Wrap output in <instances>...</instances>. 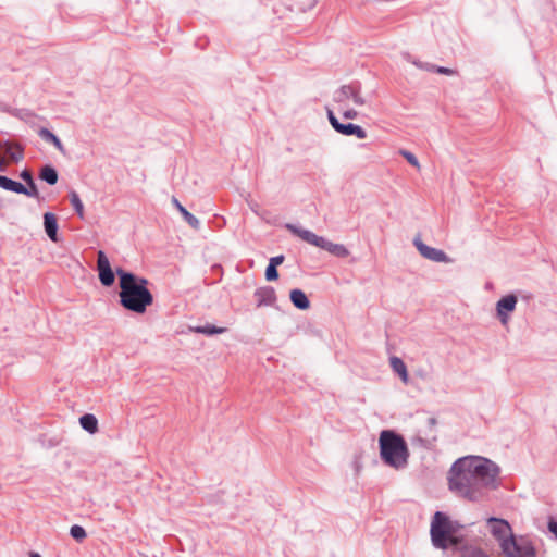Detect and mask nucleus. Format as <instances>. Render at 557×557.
Returning a JSON list of instances; mask_svg holds the SVG:
<instances>
[{"mask_svg": "<svg viewBox=\"0 0 557 557\" xmlns=\"http://www.w3.org/2000/svg\"><path fill=\"white\" fill-rule=\"evenodd\" d=\"M435 73L444 74V75H453V74H455V71L449 67L435 65Z\"/></svg>", "mask_w": 557, "mask_h": 557, "instance_id": "30", "label": "nucleus"}, {"mask_svg": "<svg viewBox=\"0 0 557 557\" xmlns=\"http://www.w3.org/2000/svg\"><path fill=\"white\" fill-rule=\"evenodd\" d=\"M172 203L173 206L178 210V212L182 214L186 223L193 227L194 230L200 228V221L191 214L180 201L176 197H172Z\"/></svg>", "mask_w": 557, "mask_h": 557, "instance_id": "17", "label": "nucleus"}, {"mask_svg": "<svg viewBox=\"0 0 557 557\" xmlns=\"http://www.w3.org/2000/svg\"><path fill=\"white\" fill-rule=\"evenodd\" d=\"M327 119L332 127L337 132L338 125H341L342 123L338 121V119L335 116L332 110H327Z\"/></svg>", "mask_w": 557, "mask_h": 557, "instance_id": "29", "label": "nucleus"}, {"mask_svg": "<svg viewBox=\"0 0 557 557\" xmlns=\"http://www.w3.org/2000/svg\"><path fill=\"white\" fill-rule=\"evenodd\" d=\"M38 135L45 141L51 143L62 154H65V148L61 139L48 128L41 127Z\"/></svg>", "mask_w": 557, "mask_h": 557, "instance_id": "21", "label": "nucleus"}, {"mask_svg": "<svg viewBox=\"0 0 557 557\" xmlns=\"http://www.w3.org/2000/svg\"><path fill=\"white\" fill-rule=\"evenodd\" d=\"M399 153L414 168L420 166L418 158L412 152L408 150H400Z\"/></svg>", "mask_w": 557, "mask_h": 557, "instance_id": "28", "label": "nucleus"}, {"mask_svg": "<svg viewBox=\"0 0 557 557\" xmlns=\"http://www.w3.org/2000/svg\"><path fill=\"white\" fill-rule=\"evenodd\" d=\"M357 115H358L357 111H356V110H352V109H350V110H346V111H344V113H343V116H344L345 119H348V120L356 119V117H357Z\"/></svg>", "mask_w": 557, "mask_h": 557, "instance_id": "36", "label": "nucleus"}, {"mask_svg": "<svg viewBox=\"0 0 557 557\" xmlns=\"http://www.w3.org/2000/svg\"><path fill=\"white\" fill-rule=\"evenodd\" d=\"M380 456L383 462L396 470L408 463L409 451L404 437L392 430H384L379 438Z\"/></svg>", "mask_w": 557, "mask_h": 557, "instance_id": "3", "label": "nucleus"}, {"mask_svg": "<svg viewBox=\"0 0 557 557\" xmlns=\"http://www.w3.org/2000/svg\"><path fill=\"white\" fill-rule=\"evenodd\" d=\"M44 228H45V232L50 240H52L53 243L59 242V235H58L59 225H58L57 215L54 213L46 212L44 214Z\"/></svg>", "mask_w": 557, "mask_h": 557, "instance_id": "14", "label": "nucleus"}, {"mask_svg": "<svg viewBox=\"0 0 557 557\" xmlns=\"http://www.w3.org/2000/svg\"><path fill=\"white\" fill-rule=\"evenodd\" d=\"M391 367L395 373H397L401 381L407 383L408 382V371L405 362L399 357H391Z\"/></svg>", "mask_w": 557, "mask_h": 557, "instance_id": "23", "label": "nucleus"}, {"mask_svg": "<svg viewBox=\"0 0 557 557\" xmlns=\"http://www.w3.org/2000/svg\"><path fill=\"white\" fill-rule=\"evenodd\" d=\"M436 424L437 420L435 418H429L426 420V428L430 430L431 434H426V438L417 437V441H419L420 444L426 449H431L436 441V432L434 430Z\"/></svg>", "mask_w": 557, "mask_h": 557, "instance_id": "19", "label": "nucleus"}, {"mask_svg": "<svg viewBox=\"0 0 557 557\" xmlns=\"http://www.w3.org/2000/svg\"><path fill=\"white\" fill-rule=\"evenodd\" d=\"M253 297L258 308L274 306L277 299L275 289L272 286L258 287L253 293Z\"/></svg>", "mask_w": 557, "mask_h": 557, "instance_id": "12", "label": "nucleus"}, {"mask_svg": "<svg viewBox=\"0 0 557 557\" xmlns=\"http://www.w3.org/2000/svg\"><path fill=\"white\" fill-rule=\"evenodd\" d=\"M0 151H4L13 162H20L24 158V147L10 140L0 141Z\"/></svg>", "mask_w": 557, "mask_h": 557, "instance_id": "13", "label": "nucleus"}, {"mask_svg": "<svg viewBox=\"0 0 557 557\" xmlns=\"http://www.w3.org/2000/svg\"><path fill=\"white\" fill-rule=\"evenodd\" d=\"M455 557H490L481 548L463 543L453 553Z\"/></svg>", "mask_w": 557, "mask_h": 557, "instance_id": "18", "label": "nucleus"}, {"mask_svg": "<svg viewBox=\"0 0 557 557\" xmlns=\"http://www.w3.org/2000/svg\"><path fill=\"white\" fill-rule=\"evenodd\" d=\"M264 275H265V280L269 282L276 281L278 278L277 267H274L269 263L265 269Z\"/></svg>", "mask_w": 557, "mask_h": 557, "instance_id": "27", "label": "nucleus"}, {"mask_svg": "<svg viewBox=\"0 0 557 557\" xmlns=\"http://www.w3.org/2000/svg\"><path fill=\"white\" fill-rule=\"evenodd\" d=\"M361 85L359 82H354L349 85H343L334 92V101L343 103L348 99H352L356 106H363L364 99L360 96Z\"/></svg>", "mask_w": 557, "mask_h": 557, "instance_id": "7", "label": "nucleus"}, {"mask_svg": "<svg viewBox=\"0 0 557 557\" xmlns=\"http://www.w3.org/2000/svg\"><path fill=\"white\" fill-rule=\"evenodd\" d=\"M38 177L39 180L46 182L48 185H55L59 180V173L51 164H45L40 168Z\"/></svg>", "mask_w": 557, "mask_h": 557, "instance_id": "20", "label": "nucleus"}, {"mask_svg": "<svg viewBox=\"0 0 557 557\" xmlns=\"http://www.w3.org/2000/svg\"><path fill=\"white\" fill-rule=\"evenodd\" d=\"M20 177L24 182H28V181H32L34 178L33 173L28 169H24L23 171H21Z\"/></svg>", "mask_w": 557, "mask_h": 557, "instance_id": "32", "label": "nucleus"}, {"mask_svg": "<svg viewBox=\"0 0 557 557\" xmlns=\"http://www.w3.org/2000/svg\"><path fill=\"white\" fill-rule=\"evenodd\" d=\"M30 557H41L38 553H32Z\"/></svg>", "mask_w": 557, "mask_h": 557, "instance_id": "38", "label": "nucleus"}, {"mask_svg": "<svg viewBox=\"0 0 557 557\" xmlns=\"http://www.w3.org/2000/svg\"><path fill=\"white\" fill-rule=\"evenodd\" d=\"M8 191L25 195L36 199H39L40 197L34 178L32 181L25 182V185L11 178Z\"/></svg>", "mask_w": 557, "mask_h": 557, "instance_id": "11", "label": "nucleus"}, {"mask_svg": "<svg viewBox=\"0 0 557 557\" xmlns=\"http://www.w3.org/2000/svg\"><path fill=\"white\" fill-rule=\"evenodd\" d=\"M414 65H417L420 69L426 70L429 72H435V65L430 63H422V62H413Z\"/></svg>", "mask_w": 557, "mask_h": 557, "instance_id": "31", "label": "nucleus"}, {"mask_svg": "<svg viewBox=\"0 0 557 557\" xmlns=\"http://www.w3.org/2000/svg\"><path fill=\"white\" fill-rule=\"evenodd\" d=\"M289 299L295 308L307 310L310 308V300L306 293L299 288H294L289 293Z\"/></svg>", "mask_w": 557, "mask_h": 557, "instance_id": "16", "label": "nucleus"}, {"mask_svg": "<svg viewBox=\"0 0 557 557\" xmlns=\"http://www.w3.org/2000/svg\"><path fill=\"white\" fill-rule=\"evenodd\" d=\"M502 550L506 557H536V549L527 536L510 534L508 540L502 543Z\"/></svg>", "mask_w": 557, "mask_h": 557, "instance_id": "6", "label": "nucleus"}, {"mask_svg": "<svg viewBox=\"0 0 557 557\" xmlns=\"http://www.w3.org/2000/svg\"><path fill=\"white\" fill-rule=\"evenodd\" d=\"M69 197H70V202L71 205L73 206L76 214L83 219L84 218V205L78 196V194L76 191H71L69 194Z\"/></svg>", "mask_w": 557, "mask_h": 557, "instance_id": "25", "label": "nucleus"}, {"mask_svg": "<svg viewBox=\"0 0 557 557\" xmlns=\"http://www.w3.org/2000/svg\"><path fill=\"white\" fill-rule=\"evenodd\" d=\"M498 474L499 467L487 458L461 457L450 467L449 488L470 502H478L487 491L498 486Z\"/></svg>", "mask_w": 557, "mask_h": 557, "instance_id": "1", "label": "nucleus"}, {"mask_svg": "<svg viewBox=\"0 0 557 557\" xmlns=\"http://www.w3.org/2000/svg\"><path fill=\"white\" fill-rule=\"evenodd\" d=\"M7 164L4 160H0V172L5 171Z\"/></svg>", "mask_w": 557, "mask_h": 557, "instance_id": "37", "label": "nucleus"}, {"mask_svg": "<svg viewBox=\"0 0 557 557\" xmlns=\"http://www.w3.org/2000/svg\"><path fill=\"white\" fill-rule=\"evenodd\" d=\"M413 245L420 255L428 260L443 263H449L451 261L444 250L428 246L419 237L413 239Z\"/></svg>", "mask_w": 557, "mask_h": 557, "instance_id": "8", "label": "nucleus"}, {"mask_svg": "<svg viewBox=\"0 0 557 557\" xmlns=\"http://www.w3.org/2000/svg\"><path fill=\"white\" fill-rule=\"evenodd\" d=\"M286 230H288L292 234L298 236L306 243L319 247L331 255L338 258H346L349 255V250L343 244H335L330 242L323 236H319L315 233L305 230L298 225L287 223L285 225Z\"/></svg>", "mask_w": 557, "mask_h": 557, "instance_id": "5", "label": "nucleus"}, {"mask_svg": "<svg viewBox=\"0 0 557 557\" xmlns=\"http://www.w3.org/2000/svg\"><path fill=\"white\" fill-rule=\"evenodd\" d=\"M547 527H548V531H549L550 533H553V534L557 537V520H553V519H550V520L548 521Z\"/></svg>", "mask_w": 557, "mask_h": 557, "instance_id": "35", "label": "nucleus"}, {"mask_svg": "<svg viewBox=\"0 0 557 557\" xmlns=\"http://www.w3.org/2000/svg\"><path fill=\"white\" fill-rule=\"evenodd\" d=\"M284 259H285V257L283 255H278V256L272 257L269 260V263L274 265V267H278L280 264L283 263Z\"/></svg>", "mask_w": 557, "mask_h": 557, "instance_id": "33", "label": "nucleus"}, {"mask_svg": "<svg viewBox=\"0 0 557 557\" xmlns=\"http://www.w3.org/2000/svg\"><path fill=\"white\" fill-rule=\"evenodd\" d=\"M226 330H227L226 327H220V326H215V325L209 324V323L201 325V326H197L195 329V331L197 333L205 334L208 336L225 333Z\"/></svg>", "mask_w": 557, "mask_h": 557, "instance_id": "24", "label": "nucleus"}, {"mask_svg": "<svg viewBox=\"0 0 557 557\" xmlns=\"http://www.w3.org/2000/svg\"><path fill=\"white\" fill-rule=\"evenodd\" d=\"M337 133L345 136H355L358 139H364L367 137L366 129L354 123H342L338 125Z\"/></svg>", "mask_w": 557, "mask_h": 557, "instance_id": "15", "label": "nucleus"}, {"mask_svg": "<svg viewBox=\"0 0 557 557\" xmlns=\"http://www.w3.org/2000/svg\"><path fill=\"white\" fill-rule=\"evenodd\" d=\"M518 298L513 294L502 297L496 302V313L502 324H506L509 320V314L515 311Z\"/></svg>", "mask_w": 557, "mask_h": 557, "instance_id": "9", "label": "nucleus"}, {"mask_svg": "<svg viewBox=\"0 0 557 557\" xmlns=\"http://www.w3.org/2000/svg\"><path fill=\"white\" fill-rule=\"evenodd\" d=\"M97 271L100 283L110 287L115 282V274L120 285V305L127 311L144 314L153 302V295L148 288V280L126 271L122 268L112 270L110 261L103 250L97 252Z\"/></svg>", "mask_w": 557, "mask_h": 557, "instance_id": "2", "label": "nucleus"}, {"mask_svg": "<svg viewBox=\"0 0 557 557\" xmlns=\"http://www.w3.org/2000/svg\"><path fill=\"white\" fill-rule=\"evenodd\" d=\"M487 524L491 533L500 542V544L508 540L509 535L512 534L510 524L504 519L490 518L487 520Z\"/></svg>", "mask_w": 557, "mask_h": 557, "instance_id": "10", "label": "nucleus"}, {"mask_svg": "<svg viewBox=\"0 0 557 557\" xmlns=\"http://www.w3.org/2000/svg\"><path fill=\"white\" fill-rule=\"evenodd\" d=\"M79 424L82 429L90 434H95L98 431V420L92 413H85L79 418Z\"/></svg>", "mask_w": 557, "mask_h": 557, "instance_id": "22", "label": "nucleus"}, {"mask_svg": "<svg viewBox=\"0 0 557 557\" xmlns=\"http://www.w3.org/2000/svg\"><path fill=\"white\" fill-rule=\"evenodd\" d=\"M70 535L77 542H83L87 537L86 530L78 524H74L71 527Z\"/></svg>", "mask_w": 557, "mask_h": 557, "instance_id": "26", "label": "nucleus"}, {"mask_svg": "<svg viewBox=\"0 0 557 557\" xmlns=\"http://www.w3.org/2000/svg\"><path fill=\"white\" fill-rule=\"evenodd\" d=\"M430 533L432 544L435 548H451L454 553L462 543V541L455 535V528L448 516L442 511L434 513Z\"/></svg>", "mask_w": 557, "mask_h": 557, "instance_id": "4", "label": "nucleus"}, {"mask_svg": "<svg viewBox=\"0 0 557 557\" xmlns=\"http://www.w3.org/2000/svg\"><path fill=\"white\" fill-rule=\"evenodd\" d=\"M11 178L4 175H0V187L4 190L9 189Z\"/></svg>", "mask_w": 557, "mask_h": 557, "instance_id": "34", "label": "nucleus"}]
</instances>
